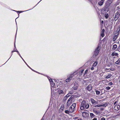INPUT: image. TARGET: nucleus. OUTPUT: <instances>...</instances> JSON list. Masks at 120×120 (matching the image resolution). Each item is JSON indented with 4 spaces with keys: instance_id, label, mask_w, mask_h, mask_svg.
Wrapping results in <instances>:
<instances>
[{
    "instance_id": "nucleus-1",
    "label": "nucleus",
    "mask_w": 120,
    "mask_h": 120,
    "mask_svg": "<svg viewBox=\"0 0 120 120\" xmlns=\"http://www.w3.org/2000/svg\"><path fill=\"white\" fill-rule=\"evenodd\" d=\"M120 10H118L116 13L115 15L114 19L115 20H117L120 16Z\"/></svg>"
},
{
    "instance_id": "nucleus-2",
    "label": "nucleus",
    "mask_w": 120,
    "mask_h": 120,
    "mask_svg": "<svg viewBox=\"0 0 120 120\" xmlns=\"http://www.w3.org/2000/svg\"><path fill=\"white\" fill-rule=\"evenodd\" d=\"M108 9L107 8H104L101 11V14L104 15H105L108 12Z\"/></svg>"
},
{
    "instance_id": "nucleus-3",
    "label": "nucleus",
    "mask_w": 120,
    "mask_h": 120,
    "mask_svg": "<svg viewBox=\"0 0 120 120\" xmlns=\"http://www.w3.org/2000/svg\"><path fill=\"white\" fill-rule=\"evenodd\" d=\"M99 46H98L97 48L94 51V54L96 56H97L99 52Z\"/></svg>"
},
{
    "instance_id": "nucleus-4",
    "label": "nucleus",
    "mask_w": 120,
    "mask_h": 120,
    "mask_svg": "<svg viewBox=\"0 0 120 120\" xmlns=\"http://www.w3.org/2000/svg\"><path fill=\"white\" fill-rule=\"evenodd\" d=\"M112 0H108L105 3L107 7H109L112 3Z\"/></svg>"
},
{
    "instance_id": "nucleus-5",
    "label": "nucleus",
    "mask_w": 120,
    "mask_h": 120,
    "mask_svg": "<svg viewBox=\"0 0 120 120\" xmlns=\"http://www.w3.org/2000/svg\"><path fill=\"white\" fill-rule=\"evenodd\" d=\"M90 101L93 105H96L98 103V102H97L93 98H91L90 99Z\"/></svg>"
},
{
    "instance_id": "nucleus-6",
    "label": "nucleus",
    "mask_w": 120,
    "mask_h": 120,
    "mask_svg": "<svg viewBox=\"0 0 120 120\" xmlns=\"http://www.w3.org/2000/svg\"><path fill=\"white\" fill-rule=\"evenodd\" d=\"M92 85L89 84L87 86L86 89L87 90L90 91L92 90Z\"/></svg>"
},
{
    "instance_id": "nucleus-7",
    "label": "nucleus",
    "mask_w": 120,
    "mask_h": 120,
    "mask_svg": "<svg viewBox=\"0 0 120 120\" xmlns=\"http://www.w3.org/2000/svg\"><path fill=\"white\" fill-rule=\"evenodd\" d=\"M88 115V114L86 112H84L82 113V116L83 117L86 118L87 117Z\"/></svg>"
},
{
    "instance_id": "nucleus-8",
    "label": "nucleus",
    "mask_w": 120,
    "mask_h": 120,
    "mask_svg": "<svg viewBox=\"0 0 120 120\" xmlns=\"http://www.w3.org/2000/svg\"><path fill=\"white\" fill-rule=\"evenodd\" d=\"M120 108V106L119 105H115L114 107V109L116 110H118Z\"/></svg>"
},
{
    "instance_id": "nucleus-9",
    "label": "nucleus",
    "mask_w": 120,
    "mask_h": 120,
    "mask_svg": "<svg viewBox=\"0 0 120 120\" xmlns=\"http://www.w3.org/2000/svg\"><path fill=\"white\" fill-rule=\"evenodd\" d=\"M78 87V85L77 83H75L73 87L74 90H77Z\"/></svg>"
},
{
    "instance_id": "nucleus-10",
    "label": "nucleus",
    "mask_w": 120,
    "mask_h": 120,
    "mask_svg": "<svg viewBox=\"0 0 120 120\" xmlns=\"http://www.w3.org/2000/svg\"><path fill=\"white\" fill-rule=\"evenodd\" d=\"M74 109L75 108H73L71 106L69 108V111L71 113L72 112H74Z\"/></svg>"
},
{
    "instance_id": "nucleus-11",
    "label": "nucleus",
    "mask_w": 120,
    "mask_h": 120,
    "mask_svg": "<svg viewBox=\"0 0 120 120\" xmlns=\"http://www.w3.org/2000/svg\"><path fill=\"white\" fill-rule=\"evenodd\" d=\"M118 34L117 33L116 35L114 36L113 39V41H115L117 37H118Z\"/></svg>"
},
{
    "instance_id": "nucleus-12",
    "label": "nucleus",
    "mask_w": 120,
    "mask_h": 120,
    "mask_svg": "<svg viewBox=\"0 0 120 120\" xmlns=\"http://www.w3.org/2000/svg\"><path fill=\"white\" fill-rule=\"evenodd\" d=\"M86 103H87L86 102V101H85L83 100L82 101V102L81 103V105H82V106H83L84 107Z\"/></svg>"
},
{
    "instance_id": "nucleus-13",
    "label": "nucleus",
    "mask_w": 120,
    "mask_h": 120,
    "mask_svg": "<svg viewBox=\"0 0 120 120\" xmlns=\"http://www.w3.org/2000/svg\"><path fill=\"white\" fill-rule=\"evenodd\" d=\"M111 55L112 56H117L118 55V54L117 53H115L114 52Z\"/></svg>"
},
{
    "instance_id": "nucleus-14",
    "label": "nucleus",
    "mask_w": 120,
    "mask_h": 120,
    "mask_svg": "<svg viewBox=\"0 0 120 120\" xmlns=\"http://www.w3.org/2000/svg\"><path fill=\"white\" fill-rule=\"evenodd\" d=\"M72 78V76H71L66 80V82H68L70 81Z\"/></svg>"
},
{
    "instance_id": "nucleus-15",
    "label": "nucleus",
    "mask_w": 120,
    "mask_h": 120,
    "mask_svg": "<svg viewBox=\"0 0 120 120\" xmlns=\"http://www.w3.org/2000/svg\"><path fill=\"white\" fill-rule=\"evenodd\" d=\"M105 0H101V1H100L99 3L98 4L100 6H101L102 5L103 3V2Z\"/></svg>"
},
{
    "instance_id": "nucleus-16",
    "label": "nucleus",
    "mask_w": 120,
    "mask_h": 120,
    "mask_svg": "<svg viewBox=\"0 0 120 120\" xmlns=\"http://www.w3.org/2000/svg\"><path fill=\"white\" fill-rule=\"evenodd\" d=\"M117 46L115 44L113 45L112 46V50H115L117 48Z\"/></svg>"
},
{
    "instance_id": "nucleus-17",
    "label": "nucleus",
    "mask_w": 120,
    "mask_h": 120,
    "mask_svg": "<svg viewBox=\"0 0 120 120\" xmlns=\"http://www.w3.org/2000/svg\"><path fill=\"white\" fill-rule=\"evenodd\" d=\"M89 104H88L87 103H86L84 107L86 109H87L89 108Z\"/></svg>"
},
{
    "instance_id": "nucleus-18",
    "label": "nucleus",
    "mask_w": 120,
    "mask_h": 120,
    "mask_svg": "<svg viewBox=\"0 0 120 120\" xmlns=\"http://www.w3.org/2000/svg\"><path fill=\"white\" fill-rule=\"evenodd\" d=\"M120 63V58L118 59V60L116 61L115 63L119 65Z\"/></svg>"
},
{
    "instance_id": "nucleus-19",
    "label": "nucleus",
    "mask_w": 120,
    "mask_h": 120,
    "mask_svg": "<svg viewBox=\"0 0 120 120\" xmlns=\"http://www.w3.org/2000/svg\"><path fill=\"white\" fill-rule=\"evenodd\" d=\"M111 76V74H109L108 75L106 76L105 78L106 79H108Z\"/></svg>"
},
{
    "instance_id": "nucleus-20",
    "label": "nucleus",
    "mask_w": 120,
    "mask_h": 120,
    "mask_svg": "<svg viewBox=\"0 0 120 120\" xmlns=\"http://www.w3.org/2000/svg\"><path fill=\"white\" fill-rule=\"evenodd\" d=\"M108 105V104L107 103H105L104 104H103L101 105V106H102L104 107H106V106H107Z\"/></svg>"
},
{
    "instance_id": "nucleus-21",
    "label": "nucleus",
    "mask_w": 120,
    "mask_h": 120,
    "mask_svg": "<svg viewBox=\"0 0 120 120\" xmlns=\"http://www.w3.org/2000/svg\"><path fill=\"white\" fill-rule=\"evenodd\" d=\"M58 93L60 94H61L63 93V91L62 90H59L58 91Z\"/></svg>"
},
{
    "instance_id": "nucleus-22",
    "label": "nucleus",
    "mask_w": 120,
    "mask_h": 120,
    "mask_svg": "<svg viewBox=\"0 0 120 120\" xmlns=\"http://www.w3.org/2000/svg\"><path fill=\"white\" fill-rule=\"evenodd\" d=\"M73 97L71 96L70 98L68 99V101H71V99L73 98Z\"/></svg>"
},
{
    "instance_id": "nucleus-23",
    "label": "nucleus",
    "mask_w": 120,
    "mask_h": 120,
    "mask_svg": "<svg viewBox=\"0 0 120 120\" xmlns=\"http://www.w3.org/2000/svg\"><path fill=\"white\" fill-rule=\"evenodd\" d=\"M93 112L96 114H98V112L95 109H93Z\"/></svg>"
},
{
    "instance_id": "nucleus-24",
    "label": "nucleus",
    "mask_w": 120,
    "mask_h": 120,
    "mask_svg": "<svg viewBox=\"0 0 120 120\" xmlns=\"http://www.w3.org/2000/svg\"><path fill=\"white\" fill-rule=\"evenodd\" d=\"M90 116L92 118L94 117L95 116V115L94 114L92 113H90Z\"/></svg>"
},
{
    "instance_id": "nucleus-25",
    "label": "nucleus",
    "mask_w": 120,
    "mask_h": 120,
    "mask_svg": "<svg viewBox=\"0 0 120 120\" xmlns=\"http://www.w3.org/2000/svg\"><path fill=\"white\" fill-rule=\"evenodd\" d=\"M71 102V101H68V102L67 103V105L68 106H69L70 105Z\"/></svg>"
},
{
    "instance_id": "nucleus-26",
    "label": "nucleus",
    "mask_w": 120,
    "mask_h": 120,
    "mask_svg": "<svg viewBox=\"0 0 120 120\" xmlns=\"http://www.w3.org/2000/svg\"><path fill=\"white\" fill-rule=\"evenodd\" d=\"M76 106V103H74L71 106V107H72L73 108H75V107Z\"/></svg>"
},
{
    "instance_id": "nucleus-27",
    "label": "nucleus",
    "mask_w": 120,
    "mask_h": 120,
    "mask_svg": "<svg viewBox=\"0 0 120 120\" xmlns=\"http://www.w3.org/2000/svg\"><path fill=\"white\" fill-rule=\"evenodd\" d=\"M84 107L81 105L80 106V108L81 110H83L84 109Z\"/></svg>"
},
{
    "instance_id": "nucleus-28",
    "label": "nucleus",
    "mask_w": 120,
    "mask_h": 120,
    "mask_svg": "<svg viewBox=\"0 0 120 120\" xmlns=\"http://www.w3.org/2000/svg\"><path fill=\"white\" fill-rule=\"evenodd\" d=\"M105 16L106 19H107L108 17V14L107 13H106L105 14Z\"/></svg>"
},
{
    "instance_id": "nucleus-29",
    "label": "nucleus",
    "mask_w": 120,
    "mask_h": 120,
    "mask_svg": "<svg viewBox=\"0 0 120 120\" xmlns=\"http://www.w3.org/2000/svg\"><path fill=\"white\" fill-rule=\"evenodd\" d=\"M51 85V86H53L54 85V83L53 81L52 82H51L50 83Z\"/></svg>"
},
{
    "instance_id": "nucleus-30",
    "label": "nucleus",
    "mask_w": 120,
    "mask_h": 120,
    "mask_svg": "<svg viewBox=\"0 0 120 120\" xmlns=\"http://www.w3.org/2000/svg\"><path fill=\"white\" fill-rule=\"evenodd\" d=\"M97 64V61H96L93 64V66L95 67V66Z\"/></svg>"
},
{
    "instance_id": "nucleus-31",
    "label": "nucleus",
    "mask_w": 120,
    "mask_h": 120,
    "mask_svg": "<svg viewBox=\"0 0 120 120\" xmlns=\"http://www.w3.org/2000/svg\"><path fill=\"white\" fill-rule=\"evenodd\" d=\"M101 106V105H95L94 107H100Z\"/></svg>"
},
{
    "instance_id": "nucleus-32",
    "label": "nucleus",
    "mask_w": 120,
    "mask_h": 120,
    "mask_svg": "<svg viewBox=\"0 0 120 120\" xmlns=\"http://www.w3.org/2000/svg\"><path fill=\"white\" fill-rule=\"evenodd\" d=\"M69 95H68V94H67L65 97H64V98L66 99L69 96Z\"/></svg>"
},
{
    "instance_id": "nucleus-33",
    "label": "nucleus",
    "mask_w": 120,
    "mask_h": 120,
    "mask_svg": "<svg viewBox=\"0 0 120 120\" xmlns=\"http://www.w3.org/2000/svg\"><path fill=\"white\" fill-rule=\"evenodd\" d=\"M96 94L98 95L100 93V92L99 91H98L97 90H96Z\"/></svg>"
},
{
    "instance_id": "nucleus-34",
    "label": "nucleus",
    "mask_w": 120,
    "mask_h": 120,
    "mask_svg": "<svg viewBox=\"0 0 120 120\" xmlns=\"http://www.w3.org/2000/svg\"><path fill=\"white\" fill-rule=\"evenodd\" d=\"M70 112L68 110H66L65 111V113L68 114H69V112Z\"/></svg>"
},
{
    "instance_id": "nucleus-35",
    "label": "nucleus",
    "mask_w": 120,
    "mask_h": 120,
    "mask_svg": "<svg viewBox=\"0 0 120 120\" xmlns=\"http://www.w3.org/2000/svg\"><path fill=\"white\" fill-rule=\"evenodd\" d=\"M110 87H106L105 89L106 90H110Z\"/></svg>"
},
{
    "instance_id": "nucleus-36",
    "label": "nucleus",
    "mask_w": 120,
    "mask_h": 120,
    "mask_svg": "<svg viewBox=\"0 0 120 120\" xmlns=\"http://www.w3.org/2000/svg\"><path fill=\"white\" fill-rule=\"evenodd\" d=\"M115 68H112L111 67L110 68V70L111 71H113L114 70Z\"/></svg>"
},
{
    "instance_id": "nucleus-37",
    "label": "nucleus",
    "mask_w": 120,
    "mask_h": 120,
    "mask_svg": "<svg viewBox=\"0 0 120 120\" xmlns=\"http://www.w3.org/2000/svg\"><path fill=\"white\" fill-rule=\"evenodd\" d=\"M108 85H109V86L112 85V82H109Z\"/></svg>"
},
{
    "instance_id": "nucleus-38",
    "label": "nucleus",
    "mask_w": 120,
    "mask_h": 120,
    "mask_svg": "<svg viewBox=\"0 0 120 120\" xmlns=\"http://www.w3.org/2000/svg\"><path fill=\"white\" fill-rule=\"evenodd\" d=\"M101 35L102 37H103L104 35V33H102Z\"/></svg>"
},
{
    "instance_id": "nucleus-39",
    "label": "nucleus",
    "mask_w": 120,
    "mask_h": 120,
    "mask_svg": "<svg viewBox=\"0 0 120 120\" xmlns=\"http://www.w3.org/2000/svg\"><path fill=\"white\" fill-rule=\"evenodd\" d=\"M88 71V70H86L85 71V73L84 74V75H85L87 73Z\"/></svg>"
},
{
    "instance_id": "nucleus-40",
    "label": "nucleus",
    "mask_w": 120,
    "mask_h": 120,
    "mask_svg": "<svg viewBox=\"0 0 120 120\" xmlns=\"http://www.w3.org/2000/svg\"><path fill=\"white\" fill-rule=\"evenodd\" d=\"M18 52V53H19V52L18 51H15V50H14L12 51V52Z\"/></svg>"
},
{
    "instance_id": "nucleus-41",
    "label": "nucleus",
    "mask_w": 120,
    "mask_h": 120,
    "mask_svg": "<svg viewBox=\"0 0 120 120\" xmlns=\"http://www.w3.org/2000/svg\"><path fill=\"white\" fill-rule=\"evenodd\" d=\"M49 80L50 82V83L51 82H52L53 81L51 79H49Z\"/></svg>"
},
{
    "instance_id": "nucleus-42",
    "label": "nucleus",
    "mask_w": 120,
    "mask_h": 120,
    "mask_svg": "<svg viewBox=\"0 0 120 120\" xmlns=\"http://www.w3.org/2000/svg\"><path fill=\"white\" fill-rule=\"evenodd\" d=\"M117 49L118 50H120V46L118 47Z\"/></svg>"
},
{
    "instance_id": "nucleus-43",
    "label": "nucleus",
    "mask_w": 120,
    "mask_h": 120,
    "mask_svg": "<svg viewBox=\"0 0 120 120\" xmlns=\"http://www.w3.org/2000/svg\"><path fill=\"white\" fill-rule=\"evenodd\" d=\"M105 119L104 117H102L101 119V120H105Z\"/></svg>"
},
{
    "instance_id": "nucleus-44",
    "label": "nucleus",
    "mask_w": 120,
    "mask_h": 120,
    "mask_svg": "<svg viewBox=\"0 0 120 120\" xmlns=\"http://www.w3.org/2000/svg\"><path fill=\"white\" fill-rule=\"evenodd\" d=\"M84 71V69H83L82 70V71H81L80 73H81V74H82V73L83 72V71Z\"/></svg>"
},
{
    "instance_id": "nucleus-45",
    "label": "nucleus",
    "mask_w": 120,
    "mask_h": 120,
    "mask_svg": "<svg viewBox=\"0 0 120 120\" xmlns=\"http://www.w3.org/2000/svg\"><path fill=\"white\" fill-rule=\"evenodd\" d=\"M105 31V30L104 29H103L102 30V33H104V32Z\"/></svg>"
},
{
    "instance_id": "nucleus-46",
    "label": "nucleus",
    "mask_w": 120,
    "mask_h": 120,
    "mask_svg": "<svg viewBox=\"0 0 120 120\" xmlns=\"http://www.w3.org/2000/svg\"><path fill=\"white\" fill-rule=\"evenodd\" d=\"M92 120H97V119L96 118H94Z\"/></svg>"
},
{
    "instance_id": "nucleus-47",
    "label": "nucleus",
    "mask_w": 120,
    "mask_h": 120,
    "mask_svg": "<svg viewBox=\"0 0 120 120\" xmlns=\"http://www.w3.org/2000/svg\"><path fill=\"white\" fill-rule=\"evenodd\" d=\"M18 54L19 55V56L22 59V57L21 56V55L20 54H19V53H18Z\"/></svg>"
},
{
    "instance_id": "nucleus-48",
    "label": "nucleus",
    "mask_w": 120,
    "mask_h": 120,
    "mask_svg": "<svg viewBox=\"0 0 120 120\" xmlns=\"http://www.w3.org/2000/svg\"><path fill=\"white\" fill-rule=\"evenodd\" d=\"M94 68L93 67H92L91 68V69L92 70H93L94 69Z\"/></svg>"
},
{
    "instance_id": "nucleus-49",
    "label": "nucleus",
    "mask_w": 120,
    "mask_h": 120,
    "mask_svg": "<svg viewBox=\"0 0 120 120\" xmlns=\"http://www.w3.org/2000/svg\"><path fill=\"white\" fill-rule=\"evenodd\" d=\"M26 65H27V66H28L31 69V70H32L33 71V70L27 64H26Z\"/></svg>"
},
{
    "instance_id": "nucleus-50",
    "label": "nucleus",
    "mask_w": 120,
    "mask_h": 120,
    "mask_svg": "<svg viewBox=\"0 0 120 120\" xmlns=\"http://www.w3.org/2000/svg\"><path fill=\"white\" fill-rule=\"evenodd\" d=\"M17 12H19V13H20L21 12L20 11H17ZM21 12H22V11H21Z\"/></svg>"
},
{
    "instance_id": "nucleus-51",
    "label": "nucleus",
    "mask_w": 120,
    "mask_h": 120,
    "mask_svg": "<svg viewBox=\"0 0 120 120\" xmlns=\"http://www.w3.org/2000/svg\"><path fill=\"white\" fill-rule=\"evenodd\" d=\"M41 120H44V119L43 118H42Z\"/></svg>"
},
{
    "instance_id": "nucleus-52",
    "label": "nucleus",
    "mask_w": 120,
    "mask_h": 120,
    "mask_svg": "<svg viewBox=\"0 0 120 120\" xmlns=\"http://www.w3.org/2000/svg\"><path fill=\"white\" fill-rule=\"evenodd\" d=\"M101 22L102 23H103V21L102 20V21H101Z\"/></svg>"
},
{
    "instance_id": "nucleus-53",
    "label": "nucleus",
    "mask_w": 120,
    "mask_h": 120,
    "mask_svg": "<svg viewBox=\"0 0 120 120\" xmlns=\"http://www.w3.org/2000/svg\"><path fill=\"white\" fill-rule=\"evenodd\" d=\"M64 106V105H62L61 106V107L62 106V107H63V106Z\"/></svg>"
},
{
    "instance_id": "nucleus-54",
    "label": "nucleus",
    "mask_w": 120,
    "mask_h": 120,
    "mask_svg": "<svg viewBox=\"0 0 120 120\" xmlns=\"http://www.w3.org/2000/svg\"><path fill=\"white\" fill-rule=\"evenodd\" d=\"M25 62V63L26 64H27L24 61V60L23 59H22Z\"/></svg>"
},
{
    "instance_id": "nucleus-55",
    "label": "nucleus",
    "mask_w": 120,
    "mask_h": 120,
    "mask_svg": "<svg viewBox=\"0 0 120 120\" xmlns=\"http://www.w3.org/2000/svg\"><path fill=\"white\" fill-rule=\"evenodd\" d=\"M15 49H16V47H15Z\"/></svg>"
},
{
    "instance_id": "nucleus-56",
    "label": "nucleus",
    "mask_w": 120,
    "mask_h": 120,
    "mask_svg": "<svg viewBox=\"0 0 120 120\" xmlns=\"http://www.w3.org/2000/svg\"><path fill=\"white\" fill-rule=\"evenodd\" d=\"M117 8H118V9H119V7H117Z\"/></svg>"
},
{
    "instance_id": "nucleus-57",
    "label": "nucleus",
    "mask_w": 120,
    "mask_h": 120,
    "mask_svg": "<svg viewBox=\"0 0 120 120\" xmlns=\"http://www.w3.org/2000/svg\"><path fill=\"white\" fill-rule=\"evenodd\" d=\"M81 100H81V99L80 100H79V101H81Z\"/></svg>"
},
{
    "instance_id": "nucleus-58",
    "label": "nucleus",
    "mask_w": 120,
    "mask_h": 120,
    "mask_svg": "<svg viewBox=\"0 0 120 120\" xmlns=\"http://www.w3.org/2000/svg\"><path fill=\"white\" fill-rule=\"evenodd\" d=\"M14 50H15V48L14 49Z\"/></svg>"
}]
</instances>
